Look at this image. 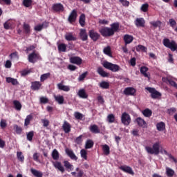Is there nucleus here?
<instances>
[{
    "label": "nucleus",
    "mask_w": 177,
    "mask_h": 177,
    "mask_svg": "<svg viewBox=\"0 0 177 177\" xmlns=\"http://www.w3.org/2000/svg\"><path fill=\"white\" fill-rule=\"evenodd\" d=\"M162 44L165 48H168L171 52L177 50V44L175 40H170L168 38H165L162 41Z\"/></svg>",
    "instance_id": "f257e3e1"
},
{
    "label": "nucleus",
    "mask_w": 177,
    "mask_h": 177,
    "mask_svg": "<svg viewBox=\"0 0 177 177\" xmlns=\"http://www.w3.org/2000/svg\"><path fill=\"white\" fill-rule=\"evenodd\" d=\"M102 66L104 67V68H106V70H110V71H112L113 73H117L118 71H120V66L118 64H114L107 61L104 62Z\"/></svg>",
    "instance_id": "f03ea898"
},
{
    "label": "nucleus",
    "mask_w": 177,
    "mask_h": 177,
    "mask_svg": "<svg viewBox=\"0 0 177 177\" xmlns=\"http://www.w3.org/2000/svg\"><path fill=\"white\" fill-rule=\"evenodd\" d=\"M146 150L149 154H158L160 153V144L156 142L153 145L152 148L150 147H146Z\"/></svg>",
    "instance_id": "7ed1b4c3"
},
{
    "label": "nucleus",
    "mask_w": 177,
    "mask_h": 177,
    "mask_svg": "<svg viewBox=\"0 0 177 177\" xmlns=\"http://www.w3.org/2000/svg\"><path fill=\"white\" fill-rule=\"evenodd\" d=\"M131 115L127 113L124 112L121 115V122L123 124V125H125L126 127H128L129 124H131Z\"/></svg>",
    "instance_id": "20e7f679"
},
{
    "label": "nucleus",
    "mask_w": 177,
    "mask_h": 177,
    "mask_svg": "<svg viewBox=\"0 0 177 177\" xmlns=\"http://www.w3.org/2000/svg\"><path fill=\"white\" fill-rule=\"evenodd\" d=\"M99 31L101 35L104 37H113L114 35L111 29L109 27L102 28Z\"/></svg>",
    "instance_id": "39448f33"
},
{
    "label": "nucleus",
    "mask_w": 177,
    "mask_h": 177,
    "mask_svg": "<svg viewBox=\"0 0 177 177\" xmlns=\"http://www.w3.org/2000/svg\"><path fill=\"white\" fill-rule=\"evenodd\" d=\"M88 35L93 41V42H96V41H98V39H100V34L99 32H96V30L92 29L88 31Z\"/></svg>",
    "instance_id": "423d86ee"
},
{
    "label": "nucleus",
    "mask_w": 177,
    "mask_h": 177,
    "mask_svg": "<svg viewBox=\"0 0 177 177\" xmlns=\"http://www.w3.org/2000/svg\"><path fill=\"white\" fill-rule=\"evenodd\" d=\"M78 17V14L77 13V10L74 9L70 13L68 17V21L70 24H73V23H75L77 21V17Z\"/></svg>",
    "instance_id": "0eeeda50"
},
{
    "label": "nucleus",
    "mask_w": 177,
    "mask_h": 177,
    "mask_svg": "<svg viewBox=\"0 0 177 177\" xmlns=\"http://www.w3.org/2000/svg\"><path fill=\"white\" fill-rule=\"evenodd\" d=\"M147 91L151 93L152 99H158V97H160L161 96V93L157 91L154 88L147 87Z\"/></svg>",
    "instance_id": "6e6552de"
},
{
    "label": "nucleus",
    "mask_w": 177,
    "mask_h": 177,
    "mask_svg": "<svg viewBox=\"0 0 177 177\" xmlns=\"http://www.w3.org/2000/svg\"><path fill=\"white\" fill-rule=\"evenodd\" d=\"M52 9L56 13H62V12H64V6L61 3H56L53 5Z\"/></svg>",
    "instance_id": "1a4fd4ad"
},
{
    "label": "nucleus",
    "mask_w": 177,
    "mask_h": 177,
    "mask_svg": "<svg viewBox=\"0 0 177 177\" xmlns=\"http://www.w3.org/2000/svg\"><path fill=\"white\" fill-rule=\"evenodd\" d=\"M38 59H39V54H37L35 52L31 53L28 57L29 63H35Z\"/></svg>",
    "instance_id": "9d476101"
},
{
    "label": "nucleus",
    "mask_w": 177,
    "mask_h": 177,
    "mask_svg": "<svg viewBox=\"0 0 177 177\" xmlns=\"http://www.w3.org/2000/svg\"><path fill=\"white\" fill-rule=\"evenodd\" d=\"M119 169L125 172L126 174H129V175H134L135 172L132 170V167L127 165H122L119 167Z\"/></svg>",
    "instance_id": "9b49d317"
},
{
    "label": "nucleus",
    "mask_w": 177,
    "mask_h": 177,
    "mask_svg": "<svg viewBox=\"0 0 177 177\" xmlns=\"http://www.w3.org/2000/svg\"><path fill=\"white\" fill-rule=\"evenodd\" d=\"M126 96H135L136 95V89L133 87H127L124 90Z\"/></svg>",
    "instance_id": "f8f14e48"
},
{
    "label": "nucleus",
    "mask_w": 177,
    "mask_h": 177,
    "mask_svg": "<svg viewBox=\"0 0 177 177\" xmlns=\"http://www.w3.org/2000/svg\"><path fill=\"white\" fill-rule=\"evenodd\" d=\"M69 60L70 63H72V64H77V66H81V64H82V59L77 56L71 57Z\"/></svg>",
    "instance_id": "ddd939ff"
},
{
    "label": "nucleus",
    "mask_w": 177,
    "mask_h": 177,
    "mask_svg": "<svg viewBox=\"0 0 177 177\" xmlns=\"http://www.w3.org/2000/svg\"><path fill=\"white\" fill-rule=\"evenodd\" d=\"M41 86H42V83H41V82L35 81L31 82L30 88L32 91H39Z\"/></svg>",
    "instance_id": "4468645a"
},
{
    "label": "nucleus",
    "mask_w": 177,
    "mask_h": 177,
    "mask_svg": "<svg viewBox=\"0 0 177 177\" xmlns=\"http://www.w3.org/2000/svg\"><path fill=\"white\" fill-rule=\"evenodd\" d=\"M79 36L80 39L83 41H88V33L86 32V29L81 28L80 30Z\"/></svg>",
    "instance_id": "2eb2a0df"
},
{
    "label": "nucleus",
    "mask_w": 177,
    "mask_h": 177,
    "mask_svg": "<svg viewBox=\"0 0 177 177\" xmlns=\"http://www.w3.org/2000/svg\"><path fill=\"white\" fill-rule=\"evenodd\" d=\"M48 27H49V23L44 21L41 24L35 26L34 30L35 31H42L44 28H48Z\"/></svg>",
    "instance_id": "dca6fc26"
},
{
    "label": "nucleus",
    "mask_w": 177,
    "mask_h": 177,
    "mask_svg": "<svg viewBox=\"0 0 177 177\" xmlns=\"http://www.w3.org/2000/svg\"><path fill=\"white\" fill-rule=\"evenodd\" d=\"M134 24L136 26V27H145L146 21H145L144 18H136L134 21Z\"/></svg>",
    "instance_id": "f3484780"
},
{
    "label": "nucleus",
    "mask_w": 177,
    "mask_h": 177,
    "mask_svg": "<svg viewBox=\"0 0 177 177\" xmlns=\"http://www.w3.org/2000/svg\"><path fill=\"white\" fill-rule=\"evenodd\" d=\"M136 121L138 127H140L141 128H147V123L142 118H140V117L137 118L136 119Z\"/></svg>",
    "instance_id": "a211bd4d"
},
{
    "label": "nucleus",
    "mask_w": 177,
    "mask_h": 177,
    "mask_svg": "<svg viewBox=\"0 0 177 177\" xmlns=\"http://www.w3.org/2000/svg\"><path fill=\"white\" fill-rule=\"evenodd\" d=\"M62 129L65 133L71 132V124H70V123H68L67 121H64L62 125Z\"/></svg>",
    "instance_id": "6ab92c4d"
},
{
    "label": "nucleus",
    "mask_w": 177,
    "mask_h": 177,
    "mask_svg": "<svg viewBox=\"0 0 177 177\" xmlns=\"http://www.w3.org/2000/svg\"><path fill=\"white\" fill-rule=\"evenodd\" d=\"M97 73L99 74V75H101L102 78L109 77V73L104 71L102 66L97 68Z\"/></svg>",
    "instance_id": "aec40b11"
},
{
    "label": "nucleus",
    "mask_w": 177,
    "mask_h": 177,
    "mask_svg": "<svg viewBox=\"0 0 177 177\" xmlns=\"http://www.w3.org/2000/svg\"><path fill=\"white\" fill-rule=\"evenodd\" d=\"M53 166L56 169H58L62 172V174L64 173V167H63V165H62V162L59 161L53 162Z\"/></svg>",
    "instance_id": "412c9836"
},
{
    "label": "nucleus",
    "mask_w": 177,
    "mask_h": 177,
    "mask_svg": "<svg viewBox=\"0 0 177 177\" xmlns=\"http://www.w3.org/2000/svg\"><path fill=\"white\" fill-rule=\"evenodd\" d=\"M123 41L125 45H129L133 41V36L129 35H124L123 37Z\"/></svg>",
    "instance_id": "4be33fe9"
},
{
    "label": "nucleus",
    "mask_w": 177,
    "mask_h": 177,
    "mask_svg": "<svg viewBox=\"0 0 177 177\" xmlns=\"http://www.w3.org/2000/svg\"><path fill=\"white\" fill-rule=\"evenodd\" d=\"M111 30L112 31V33L115 34V32H118V30H120V23L115 22L112 24H111Z\"/></svg>",
    "instance_id": "5701e85b"
},
{
    "label": "nucleus",
    "mask_w": 177,
    "mask_h": 177,
    "mask_svg": "<svg viewBox=\"0 0 177 177\" xmlns=\"http://www.w3.org/2000/svg\"><path fill=\"white\" fill-rule=\"evenodd\" d=\"M30 172L32 174H33V176H35V177L44 176V174L42 173V171H39L34 168L30 169Z\"/></svg>",
    "instance_id": "b1692460"
},
{
    "label": "nucleus",
    "mask_w": 177,
    "mask_h": 177,
    "mask_svg": "<svg viewBox=\"0 0 177 177\" xmlns=\"http://www.w3.org/2000/svg\"><path fill=\"white\" fill-rule=\"evenodd\" d=\"M89 129L92 133H100V129L96 124L91 125Z\"/></svg>",
    "instance_id": "393cba45"
},
{
    "label": "nucleus",
    "mask_w": 177,
    "mask_h": 177,
    "mask_svg": "<svg viewBox=\"0 0 177 177\" xmlns=\"http://www.w3.org/2000/svg\"><path fill=\"white\" fill-rule=\"evenodd\" d=\"M156 129L159 131V132H162V131H165V123L164 122H160L157 123Z\"/></svg>",
    "instance_id": "a878e982"
},
{
    "label": "nucleus",
    "mask_w": 177,
    "mask_h": 177,
    "mask_svg": "<svg viewBox=\"0 0 177 177\" xmlns=\"http://www.w3.org/2000/svg\"><path fill=\"white\" fill-rule=\"evenodd\" d=\"M77 95L82 99H88V94H86V92L84 88L79 90Z\"/></svg>",
    "instance_id": "bb28decb"
},
{
    "label": "nucleus",
    "mask_w": 177,
    "mask_h": 177,
    "mask_svg": "<svg viewBox=\"0 0 177 177\" xmlns=\"http://www.w3.org/2000/svg\"><path fill=\"white\" fill-rule=\"evenodd\" d=\"M6 82L8 84H12V85H19V81H17V79L10 77H6Z\"/></svg>",
    "instance_id": "cd10ccee"
},
{
    "label": "nucleus",
    "mask_w": 177,
    "mask_h": 177,
    "mask_svg": "<svg viewBox=\"0 0 177 177\" xmlns=\"http://www.w3.org/2000/svg\"><path fill=\"white\" fill-rule=\"evenodd\" d=\"M57 88L59 91H64V92H68L70 91V86L63 85V83H59Z\"/></svg>",
    "instance_id": "c85d7f7f"
},
{
    "label": "nucleus",
    "mask_w": 177,
    "mask_h": 177,
    "mask_svg": "<svg viewBox=\"0 0 177 177\" xmlns=\"http://www.w3.org/2000/svg\"><path fill=\"white\" fill-rule=\"evenodd\" d=\"M149 71V68L147 66H142L140 68V73L145 77V78H149V75L147 74V72Z\"/></svg>",
    "instance_id": "c756f323"
},
{
    "label": "nucleus",
    "mask_w": 177,
    "mask_h": 177,
    "mask_svg": "<svg viewBox=\"0 0 177 177\" xmlns=\"http://www.w3.org/2000/svg\"><path fill=\"white\" fill-rule=\"evenodd\" d=\"M54 99L57 102L58 104H63L64 103V97L63 95H55Z\"/></svg>",
    "instance_id": "7c9ffc66"
},
{
    "label": "nucleus",
    "mask_w": 177,
    "mask_h": 177,
    "mask_svg": "<svg viewBox=\"0 0 177 177\" xmlns=\"http://www.w3.org/2000/svg\"><path fill=\"white\" fill-rule=\"evenodd\" d=\"M13 104L15 110H17V111H20V110H21L22 105L21 103H20V101L15 100L13 101Z\"/></svg>",
    "instance_id": "2f4dec72"
},
{
    "label": "nucleus",
    "mask_w": 177,
    "mask_h": 177,
    "mask_svg": "<svg viewBox=\"0 0 177 177\" xmlns=\"http://www.w3.org/2000/svg\"><path fill=\"white\" fill-rule=\"evenodd\" d=\"M103 52L105 55H107V56H109V57H113V54L111 53V47H110V46L105 47L103 50Z\"/></svg>",
    "instance_id": "473e14b6"
},
{
    "label": "nucleus",
    "mask_w": 177,
    "mask_h": 177,
    "mask_svg": "<svg viewBox=\"0 0 177 177\" xmlns=\"http://www.w3.org/2000/svg\"><path fill=\"white\" fill-rule=\"evenodd\" d=\"M142 113L143 114L144 117H147L149 118V117L153 114V111L149 109H145L142 111Z\"/></svg>",
    "instance_id": "72a5a7b5"
},
{
    "label": "nucleus",
    "mask_w": 177,
    "mask_h": 177,
    "mask_svg": "<svg viewBox=\"0 0 177 177\" xmlns=\"http://www.w3.org/2000/svg\"><path fill=\"white\" fill-rule=\"evenodd\" d=\"M85 20H86L85 14H82L80 16V19H79V23L81 27H85Z\"/></svg>",
    "instance_id": "f704fd0d"
},
{
    "label": "nucleus",
    "mask_w": 177,
    "mask_h": 177,
    "mask_svg": "<svg viewBox=\"0 0 177 177\" xmlns=\"http://www.w3.org/2000/svg\"><path fill=\"white\" fill-rule=\"evenodd\" d=\"M100 86L102 88V89H109V88H110V83L102 81L100 83Z\"/></svg>",
    "instance_id": "c9c22d12"
},
{
    "label": "nucleus",
    "mask_w": 177,
    "mask_h": 177,
    "mask_svg": "<svg viewBox=\"0 0 177 177\" xmlns=\"http://www.w3.org/2000/svg\"><path fill=\"white\" fill-rule=\"evenodd\" d=\"M58 50L59 52H66L67 50V45L64 43H62L58 45Z\"/></svg>",
    "instance_id": "e433bc0d"
},
{
    "label": "nucleus",
    "mask_w": 177,
    "mask_h": 177,
    "mask_svg": "<svg viewBox=\"0 0 177 177\" xmlns=\"http://www.w3.org/2000/svg\"><path fill=\"white\" fill-rule=\"evenodd\" d=\"M65 39L66 41H77V37L73 35V33H68L65 35Z\"/></svg>",
    "instance_id": "4c0bfd02"
},
{
    "label": "nucleus",
    "mask_w": 177,
    "mask_h": 177,
    "mask_svg": "<svg viewBox=\"0 0 177 177\" xmlns=\"http://www.w3.org/2000/svg\"><path fill=\"white\" fill-rule=\"evenodd\" d=\"M102 151L105 156H109L110 154V147L107 145H102Z\"/></svg>",
    "instance_id": "58836bf2"
},
{
    "label": "nucleus",
    "mask_w": 177,
    "mask_h": 177,
    "mask_svg": "<svg viewBox=\"0 0 177 177\" xmlns=\"http://www.w3.org/2000/svg\"><path fill=\"white\" fill-rule=\"evenodd\" d=\"M93 145H94L93 140H87L85 144V149H92L93 147Z\"/></svg>",
    "instance_id": "ea45409f"
},
{
    "label": "nucleus",
    "mask_w": 177,
    "mask_h": 177,
    "mask_svg": "<svg viewBox=\"0 0 177 177\" xmlns=\"http://www.w3.org/2000/svg\"><path fill=\"white\" fill-rule=\"evenodd\" d=\"M22 5L25 8H30L32 6V0H23Z\"/></svg>",
    "instance_id": "a19ab883"
},
{
    "label": "nucleus",
    "mask_w": 177,
    "mask_h": 177,
    "mask_svg": "<svg viewBox=\"0 0 177 177\" xmlns=\"http://www.w3.org/2000/svg\"><path fill=\"white\" fill-rule=\"evenodd\" d=\"M106 120L109 124H113V122L115 121V115H114L113 113H111L108 115Z\"/></svg>",
    "instance_id": "79ce46f5"
},
{
    "label": "nucleus",
    "mask_w": 177,
    "mask_h": 177,
    "mask_svg": "<svg viewBox=\"0 0 177 177\" xmlns=\"http://www.w3.org/2000/svg\"><path fill=\"white\" fill-rule=\"evenodd\" d=\"M49 77H50V73H47L41 75L40 77V82H44V81H46V80H48Z\"/></svg>",
    "instance_id": "37998d69"
},
{
    "label": "nucleus",
    "mask_w": 177,
    "mask_h": 177,
    "mask_svg": "<svg viewBox=\"0 0 177 177\" xmlns=\"http://www.w3.org/2000/svg\"><path fill=\"white\" fill-rule=\"evenodd\" d=\"M74 117L76 120H80V121H82L83 118H84V114L76 111L74 113Z\"/></svg>",
    "instance_id": "c03bdc74"
},
{
    "label": "nucleus",
    "mask_w": 177,
    "mask_h": 177,
    "mask_svg": "<svg viewBox=\"0 0 177 177\" xmlns=\"http://www.w3.org/2000/svg\"><path fill=\"white\" fill-rule=\"evenodd\" d=\"M64 165L66 169H70V171H73L74 169L73 165H71L67 160L64 161Z\"/></svg>",
    "instance_id": "a18cd8bd"
},
{
    "label": "nucleus",
    "mask_w": 177,
    "mask_h": 177,
    "mask_svg": "<svg viewBox=\"0 0 177 177\" xmlns=\"http://www.w3.org/2000/svg\"><path fill=\"white\" fill-rule=\"evenodd\" d=\"M23 28L26 34H30V32H31L30 27L28 24L24 23L23 26Z\"/></svg>",
    "instance_id": "49530a36"
},
{
    "label": "nucleus",
    "mask_w": 177,
    "mask_h": 177,
    "mask_svg": "<svg viewBox=\"0 0 177 177\" xmlns=\"http://www.w3.org/2000/svg\"><path fill=\"white\" fill-rule=\"evenodd\" d=\"M32 120V115H27L25 119L24 127H28V125H30V122Z\"/></svg>",
    "instance_id": "de8ad7c7"
},
{
    "label": "nucleus",
    "mask_w": 177,
    "mask_h": 177,
    "mask_svg": "<svg viewBox=\"0 0 177 177\" xmlns=\"http://www.w3.org/2000/svg\"><path fill=\"white\" fill-rule=\"evenodd\" d=\"M13 127L14 129H15L17 135H21V133L23 132V128L19 127L17 124H15Z\"/></svg>",
    "instance_id": "09e8293b"
},
{
    "label": "nucleus",
    "mask_w": 177,
    "mask_h": 177,
    "mask_svg": "<svg viewBox=\"0 0 177 177\" xmlns=\"http://www.w3.org/2000/svg\"><path fill=\"white\" fill-rule=\"evenodd\" d=\"M136 50H137V52H140V50H142V52H147V48H146L143 45L137 46Z\"/></svg>",
    "instance_id": "8fccbe9b"
},
{
    "label": "nucleus",
    "mask_w": 177,
    "mask_h": 177,
    "mask_svg": "<svg viewBox=\"0 0 177 177\" xmlns=\"http://www.w3.org/2000/svg\"><path fill=\"white\" fill-rule=\"evenodd\" d=\"M166 174L168 177H172L175 174V171L172 169L167 168Z\"/></svg>",
    "instance_id": "3c124183"
},
{
    "label": "nucleus",
    "mask_w": 177,
    "mask_h": 177,
    "mask_svg": "<svg viewBox=\"0 0 177 177\" xmlns=\"http://www.w3.org/2000/svg\"><path fill=\"white\" fill-rule=\"evenodd\" d=\"M26 138H27V140H29V142H32V138H34V131H29L26 134Z\"/></svg>",
    "instance_id": "603ef678"
},
{
    "label": "nucleus",
    "mask_w": 177,
    "mask_h": 177,
    "mask_svg": "<svg viewBox=\"0 0 177 177\" xmlns=\"http://www.w3.org/2000/svg\"><path fill=\"white\" fill-rule=\"evenodd\" d=\"M142 12H148L149 11V4L147 3H144L142 5L141 8H140Z\"/></svg>",
    "instance_id": "864d4df0"
},
{
    "label": "nucleus",
    "mask_w": 177,
    "mask_h": 177,
    "mask_svg": "<svg viewBox=\"0 0 177 177\" xmlns=\"http://www.w3.org/2000/svg\"><path fill=\"white\" fill-rule=\"evenodd\" d=\"M86 75H88V71H86L83 73L82 75H80L78 77L79 81H84L85 78H86Z\"/></svg>",
    "instance_id": "5fc2aeb1"
},
{
    "label": "nucleus",
    "mask_w": 177,
    "mask_h": 177,
    "mask_svg": "<svg viewBox=\"0 0 177 177\" xmlns=\"http://www.w3.org/2000/svg\"><path fill=\"white\" fill-rule=\"evenodd\" d=\"M151 26L155 27V28H157V27H161V21H151Z\"/></svg>",
    "instance_id": "6e6d98bb"
},
{
    "label": "nucleus",
    "mask_w": 177,
    "mask_h": 177,
    "mask_svg": "<svg viewBox=\"0 0 177 177\" xmlns=\"http://www.w3.org/2000/svg\"><path fill=\"white\" fill-rule=\"evenodd\" d=\"M0 127L1 129H5L6 127H8V124L6 123V120L2 119L0 122Z\"/></svg>",
    "instance_id": "4d7b16f0"
},
{
    "label": "nucleus",
    "mask_w": 177,
    "mask_h": 177,
    "mask_svg": "<svg viewBox=\"0 0 177 177\" xmlns=\"http://www.w3.org/2000/svg\"><path fill=\"white\" fill-rule=\"evenodd\" d=\"M41 122L45 128L49 127V120L48 119H41Z\"/></svg>",
    "instance_id": "13d9d810"
},
{
    "label": "nucleus",
    "mask_w": 177,
    "mask_h": 177,
    "mask_svg": "<svg viewBox=\"0 0 177 177\" xmlns=\"http://www.w3.org/2000/svg\"><path fill=\"white\" fill-rule=\"evenodd\" d=\"M1 5L5 3L8 6H9L12 3V0H0Z\"/></svg>",
    "instance_id": "bf43d9fd"
},
{
    "label": "nucleus",
    "mask_w": 177,
    "mask_h": 177,
    "mask_svg": "<svg viewBox=\"0 0 177 177\" xmlns=\"http://www.w3.org/2000/svg\"><path fill=\"white\" fill-rule=\"evenodd\" d=\"M65 151L67 156H75V154H74V152L71 150V149L66 148Z\"/></svg>",
    "instance_id": "052dcab7"
},
{
    "label": "nucleus",
    "mask_w": 177,
    "mask_h": 177,
    "mask_svg": "<svg viewBox=\"0 0 177 177\" xmlns=\"http://www.w3.org/2000/svg\"><path fill=\"white\" fill-rule=\"evenodd\" d=\"M169 23L170 24V27H172V28H174V27H175V26H176V21H175V19H170L169 20Z\"/></svg>",
    "instance_id": "680f3d73"
},
{
    "label": "nucleus",
    "mask_w": 177,
    "mask_h": 177,
    "mask_svg": "<svg viewBox=\"0 0 177 177\" xmlns=\"http://www.w3.org/2000/svg\"><path fill=\"white\" fill-rule=\"evenodd\" d=\"M49 102V100L45 97H40V103H42L43 104H46Z\"/></svg>",
    "instance_id": "e2e57ef3"
},
{
    "label": "nucleus",
    "mask_w": 177,
    "mask_h": 177,
    "mask_svg": "<svg viewBox=\"0 0 177 177\" xmlns=\"http://www.w3.org/2000/svg\"><path fill=\"white\" fill-rule=\"evenodd\" d=\"M75 143H77V145H81V143H82V135H80L79 137L76 138Z\"/></svg>",
    "instance_id": "0e129e2a"
},
{
    "label": "nucleus",
    "mask_w": 177,
    "mask_h": 177,
    "mask_svg": "<svg viewBox=\"0 0 177 177\" xmlns=\"http://www.w3.org/2000/svg\"><path fill=\"white\" fill-rule=\"evenodd\" d=\"M168 114L169 115H172L174 113H176V108H170L169 109L167 110Z\"/></svg>",
    "instance_id": "69168bd1"
},
{
    "label": "nucleus",
    "mask_w": 177,
    "mask_h": 177,
    "mask_svg": "<svg viewBox=\"0 0 177 177\" xmlns=\"http://www.w3.org/2000/svg\"><path fill=\"white\" fill-rule=\"evenodd\" d=\"M168 82L171 86H174L176 88V89H177V84L175 82V81L169 80Z\"/></svg>",
    "instance_id": "338daca9"
},
{
    "label": "nucleus",
    "mask_w": 177,
    "mask_h": 177,
    "mask_svg": "<svg viewBox=\"0 0 177 177\" xmlns=\"http://www.w3.org/2000/svg\"><path fill=\"white\" fill-rule=\"evenodd\" d=\"M123 6H129V1L127 0H119Z\"/></svg>",
    "instance_id": "774afa93"
}]
</instances>
